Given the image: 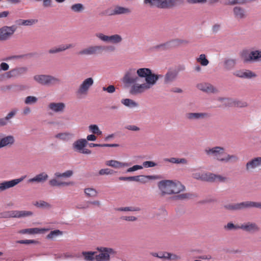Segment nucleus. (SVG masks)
Returning <instances> with one entry per match:
<instances>
[{
  "mask_svg": "<svg viewBox=\"0 0 261 261\" xmlns=\"http://www.w3.org/2000/svg\"><path fill=\"white\" fill-rule=\"evenodd\" d=\"M136 73L139 77H145L146 82L131 86L129 93L134 95L142 94L151 88L159 78V75L152 73L151 70L147 68H139L136 70Z\"/></svg>",
  "mask_w": 261,
  "mask_h": 261,
  "instance_id": "f257e3e1",
  "label": "nucleus"
},
{
  "mask_svg": "<svg viewBox=\"0 0 261 261\" xmlns=\"http://www.w3.org/2000/svg\"><path fill=\"white\" fill-rule=\"evenodd\" d=\"M204 152L209 156H213L218 161L222 162H236L238 157L235 154H229L225 152V149L220 146L212 148L207 147L204 149Z\"/></svg>",
  "mask_w": 261,
  "mask_h": 261,
  "instance_id": "f03ea898",
  "label": "nucleus"
},
{
  "mask_svg": "<svg viewBox=\"0 0 261 261\" xmlns=\"http://www.w3.org/2000/svg\"><path fill=\"white\" fill-rule=\"evenodd\" d=\"M158 186L163 195L177 194L185 190V187L180 182L170 180L160 181Z\"/></svg>",
  "mask_w": 261,
  "mask_h": 261,
  "instance_id": "7ed1b4c3",
  "label": "nucleus"
},
{
  "mask_svg": "<svg viewBox=\"0 0 261 261\" xmlns=\"http://www.w3.org/2000/svg\"><path fill=\"white\" fill-rule=\"evenodd\" d=\"M241 57L247 63L261 61V50L249 51L248 50H244L241 53Z\"/></svg>",
  "mask_w": 261,
  "mask_h": 261,
  "instance_id": "20e7f679",
  "label": "nucleus"
},
{
  "mask_svg": "<svg viewBox=\"0 0 261 261\" xmlns=\"http://www.w3.org/2000/svg\"><path fill=\"white\" fill-rule=\"evenodd\" d=\"M97 250L99 253L95 256L96 261H110V255L114 254L115 251L111 248L107 247H97Z\"/></svg>",
  "mask_w": 261,
  "mask_h": 261,
  "instance_id": "39448f33",
  "label": "nucleus"
},
{
  "mask_svg": "<svg viewBox=\"0 0 261 261\" xmlns=\"http://www.w3.org/2000/svg\"><path fill=\"white\" fill-rule=\"evenodd\" d=\"M140 82V78L138 76L136 73V69L130 68L128 69L125 73L123 78V82L127 85L139 84L138 82Z\"/></svg>",
  "mask_w": 261,
  "mask_h": 261,
  "instance_id": "423d86ee",
  "label": "nucleus"
},
{
  "mask_svg": "<svg viewBox=\"0 0 261 261\" xmlns=\"http://www.w3.org/2000/svg\"><path fill=\"white\" fill-rule=\"evenodd\" d=\"M34 79L43 85H50L60 82L58 79L48 75H36L34 76Z\"/></svg>",
  "mask_w": 261,
  "mask_h": 261,
  "instance_id": "0eeeda50",
  "label": "nucleus"
},
{
  "mask_svg": "<svg viewBox=\"0 0 261 261\" xmlns=\"http://www.w3.org/2000/svg\"><path fill=\"white\" fill-rule=\"evenodd\" d=\"M16 25L10 27L4 26L0 28V41H4L10 39L16 30Z\"/></svg>",
  "mask_w": 261,
  "mask_h": 261,
  "instance_id": "6e6552de",
  "label": "nucleus"
},
{
  "mask_svg": "<svg viewBox=\"0 0 261 261\" xmlns=\"http://www.w3.org/2000/svg\"><path fill=\"white\" fill-rule=\"evenodd\" d=\"M93 83L94 81L92 77L85 79L79 86L76 92V95L78 96L87 95L90 88L93 85Z\"/></svg>",
  "mask_w": 261,
  "mask_h": 261,
  "instance_id": "1a4fd4ad",
  "label": "nucleus"
},
{
  "mask_svg": "<svg viewBox=\"0 0 261 261\" xmlns=\"http://www.w3.org/2000/svg\"><path fill=\"white\" fill-rule=\"evenodd\" d=\"M31 211H11L4 212L1 214L3 218H21L32 215Z\"/></svg>",
  "mask_w": 261,
  "mask_h": 261,
  "instance_id": "9d476101",
  "label": "nucleus"
},
{
  "mask_svg": "<svg viewBox=\"0 0 261 261\" xmlns=\"http://www.w3.org/2000/svg\"><path fill=\"white\" fill-rule=\"evenodd\" d=\"M95 36L102 41L115 44L120 43L122 40L121 36L118 34L107 36L101 33H97L95 34Z\"/></svg>",
  "mask_w": 261,
  "mask_h": 261,
  "instance_id": "9b49d317",
  "label": "nucleus"
},
{
  "mask_svg": "<svg viewBox=\"0 0 261 261\" xmlns=\"http://www.w3.org/2000/svg\"><path fill=\"white\" fill-rule=\"evenodd\" d=\"M218 100L220 101H225V106L235 107L238 108H245L248 106V103L244 100H234L230 98L219 97Z\"/></svg>",
  "mask_w": 261,
  "mask_h": 261,
  "instance_id": "f8f14e48",
  "label": "nucleus"
},
{
  "mask_svg": "<svg viewBox=\"0 0 261 261\" xmlns=\"http://www.w3.org/2000/svg\"><path fill=\"white\" fill-rule=\"evenodd\" d=\"M25 176L19 178L14 179L11 180L4 181L0 183V192L5 191L9 188L15 187L21 182L25 178Z\"/></svg>",
  "mask_w": 261,
  "mask_h": 261,
  "instance_id": "ddd939ff",
  "label": "nucleus"
},
{
  "mask_svg": "<svg viewBox=\"0 0 261 261\" xmlns=\"http://www.w3.org/2000/svg\"><path fill=\"white\" fill-rule=\"evenodd\" d=\"M105 49L104 46L101 45L90 46L80 51V55H91L99 53Z\"/></svg>",
  "mask_w": 261,
  "mask_h": 261,
  "instance_id": "4468645a",
  "label": "nucleus"
},
{
  "mask_svg": "<svg viewBox=\"0 0 261 261\" xmlns=\"http://www.w3.org/2000/svg\"><path fill=\"white\" fill-rule=\"evenodd\" d=\"M183 3L182 0H161L159 8L171 9Z\"/></svg>",
  "mask_w": 261,
  "mask_h": 261,
  "instance_id": "2eb2a0df",
  "label": "nucleus"
},
{
  "mask_svg": "<svg viewBox=\"0 0 261 261\" xmlns=\"http://www.w3.org/2000/svg\"><path fill=\"white\" fill-rule=\"evenodd\" d=\"M256 168H261V157L255 158L246 164V169L248 171H252Z\"/></svg>",
  "mask_w": 261,
  "mask_h": 261,
  "instance_id": "dca6fc26",
  "label": "nucleus"
},
{
  "mask_svg": "<svg viewBox=\"0 0 261 261\" xmlns=\"http://www.w3.org/2000/svg\"><path fill=\"white\" fill-rule=\"evenodd\" d=\"M197 88L207 93H214L218 92L217 89L212 84L208 83H201L197 85Z\"/></svg>",
  "mask_w": 261,
  "mask_h": 261,
  "instance_id": "f3484780",
  "label": "nucleus"
},
{
  "mask_svg": "<svg viewBox=\"0 0 261 261\" xmlns=\"http://www.w3.org/2000/svg\"><path fill=\"white\" fill-rule=\"evenodd\" d=\"M27 70L28 68L25 67H17L7 72L6 76L8 78L18 76L25 73Z\"/></svg>",
  "mask_w": 261,
  "mask_h": 261,
  "instance_id": "a211bd4d",
  "label": "nucleus"
},
{
  "mask_svg": "<svg viewBox=\"0 0 261 261\" xmlns=\"http://www.w3.org/2000/svg\"><path fill=\"white\" fill-rule=\"evenodd\" d=\"M210 116L207 113H189L186 115V117L190 120L203 119Z\"/></svg>",
  "mask_w": 261,
  "mask_h": 261,
  "instance_id": "6ab92c4d",
  "label": "nucleus"
},
{
  "mask_svg": "<svg viewBox=\"0 0 261 261\" xmlns=\"http://www.w3.org/2000/svg\"><path fill=\"white\" fill-rule=\"evenodd\" d=\"M157 175H137L134 176V181L141 182L142 184H146L149 180L158 179Z\"/></svg>",
  "mask_w": 261,
  "mask_h": 261,
  "instance_id": "aec40b11",
  "label": "nucleus"
},
{
  "mask_svg": "<svg viewBox=\"0 0 261 261\" xmlns=\"http://www.w3.org/2000/svg\"><path fill=\"white\" fill-rule=\"evenodd\" d=\"M240 229L248 232H256L259 230V227L256 224L249 222L241 225Z\"/></svg>",
  "mask_w": 261,
  "mask_h": 261,
  "instance_id": "412c9836",
  "label": "nucleus"
},
{
  "mask_svg": "<svg viewBox=\"0 0 261 261\" xmlns=\"http://www.w3.org/2000/svg\"><path fill=\"white\" fill-rule=\"evenodd\" d=\"M236 75L239 77L244 79H251L256 76V75L255 73L249 70L238 71L236 72Z\"/></svg>",
  "mask_w": 261,
  "mask_h": 261,
  "instance_id": "4be33fe9",
  "label": "nucleus"
},
{
  "mask_svg": "<svg viewBox=\"0 0 261 261\" xmlns=\"http://www.w3.org/2000/svg\"><path fill=\"white\" fill-rule=\"evenodd\" d=\"M209 182H226L228 181V178L225 176L221 175H218L210 173L209 174Z\"/></svg>",
  "mask_w": 261,
  "mask_h": 261,
  "instance_id": "5701e85b",
  "label": "nucleus"
},
{
  "mask_svg": "<svg viewBox=\"0 0 261 261\" xmlns=\"http://www.w3.org/2000/svg\"><path fill=\"white\" fill-rule=\"evenodd\" d=\"M48 177V176L46 173L42 172L37 175L34 177L29 179L28 182H43L47 179Z\"/></svg>",
  "mask_w": 261,
  "mask_h": 261,
  "instance_id": "b1692460",
  "label": "nucleus"
},
{
  "mask_svg": "<svg viewBox=\"0 0 261 261\" xmlns=\"http://www.w3.org/2000/svg\"><path fill=\"white\" fill-rule=\"evenodd\" d=\"M106 165L115 168H121L129 166L127 163H122L113 160L106 161Z\"/></svg>",
  "mask_w": 261,
  "mask_h": 261,
  "instance_id": "393cba45",
  "label": "nucleus"
},
{
  "mask_svg": "<svg viewBox=\"0 0 261 261\" xmlns=\"http://www.w3.org/2000/svg\"><path fill=\"white\" fill-rule=\"evenodd\" d=\"M14 142V137L12 136H8L2 138L0 135V148L4 147L11 145Z\"/></svg>",
  "mask_w": 261,
  "mask_h": 261,
  "instance_id": "a878e982",
  "label": "nucleus"
},
{
  "mask_svg": "<svg viewBox=\"0 0 261 261\" xmlns=\"http://www.w3.org/2000/svg\"><path fill=\"white\" fill-rule=\"evenodd\" d=\"M87 141L85 139H81L75 141L73 144L74 149L78 152H80L87 145Z\"/></svg>",
  "mask_w": 261,
  "mask_h": 261,
  "instance_id": "bb28decb",
  "label": "nucleus"
},
{
  "mask_svg": "<svg viewBox=\"0 0 261 261\" xmlns=\"http://www.w3.org/2000/svg\"><path fill=\"white\" fill-rule=\"evenodd\" d=\"M49 108L55 112L63 111L65 108V105L63 102H51L48 105Z\"/></svg>",
  "mask_w": 261,
  "mask_h": 261,
  "instance_id": "cd10ccee",
  "label": "nucleus"
},
{
  "mask_svg": "<svg viewBox=\"0 0 261 261\" xmlns=\"http://www.w3.org/2000/svg\"><path fill=\"white\" fill-rule=\"evenodd\" d=\"M234 17L238 19H243L246 17L245 10L240 7H235L233 10Z\"/></svg>",
  "mask_w": 261,
  "mask_h": 261,
  "instance_id": "c85d7f7f",
  "label": "nucleus"
},
{
  "mask_svg": "<svg viewBox=\"0 0 261 261\" xmlns=\"http://www.w3.org/2000/svg\"><path fill=\"white\" fill-rule=\"evenodd\" d=\"M48 230V229L39 228H32L22 229L20 231L21 233H29V234H36L43 233L45 231Z\"/></svg>",
  "mask_w": 261,
  "mask_h": 261,
  "instance_id": "c756f323",
  "label": "nucleus"
},
{
  "mask_svg": "<svg viewBox=\"0 0 261 261\" xmlns=\"http://www.w3.org/2000/svg\"><path fill=\"white\" fill-rule=\"evenodd\" d=\"M121 103L129 108H137L139 106L138 102L129 98H124L121 100Z\"/></svg>",
  "mask_w": 261,
  "mask_h": 261,
  "instance_id": "7c9ffc66",
  "label": "nucleus"
},
{
  "mask_svg": "<svg viewBox=\"0 0 261 261\" xmlns=\"http://www.w3.org/2000/svg\"><path fill=\"white\" fill-rule=\"evenodd\" d=\"M131 12V10L127 8L120 6H116L113 10V14L118 15L122 14H128Z\"/></svg>",
  "mask_w": 261,
  "mask_h": 261,
  "instance_id": "2f4dec72",
  "label": "nucleus"
},
{
  "mask_svg": "<svg viewBox=\"0 0 261 261\" xmlns=\"http://www.w3.org/2000/svg\"><path fill=\"white\" fill-rule=\"evenodd\" d=\"M51 186H72L74 185L73 181L69 182H60L56 179H52L49 181Z\"/></svg>",
  "mask_w": 261,
  "mask_h": 261,
  "instance_id": "473e14b6",
  "label": "nucleus"
},
{
  "mask_svg": "<svg viewBox=\"0 0 261 261\" xmlns=\"http://www.w3.org/2000/svg\"><path fill=\"white\" fill-rule=\"evenodd\" d=\"M210 173H195L193 174V177L197 179L208 181Z\"/></svg>",
  "mask_w": 261,
  "mask_h": 261,
  "instance_id": "72a5a7b5",
  "label": "nucleus"
},
{
  "mask_svg": "<svg viewBox=\"0 0 261 261\" xmlns=\"http://www.w3.org/2000/svg\"><path fill=\"white\" fill-rule=\"evenodd\" d=\"M236 64V60L233 59H226L224 62V68L226 70H230L233 68Z\"/></svg>",
  "mask_w": 261,
  "mask_h": 261,
  "instance_id": "f704fd0d",
  "label": "nucleus"
},
{
  "mask_svg": "<svg viewBox=\"0 0 261 261\" xmlns=\"http://www.w3.org/2000/svg\"><path fill=\"white\" fill-rule=\"evenodd\" d=\"M96 252L83 251L82 255L86 261H93L95 259Z\"/></svg>",
  "mask_w": 261,
  "mask_h": 261,
  "instance_id": "c9c22d12",
  "label": "nucleus"
},
{
  "mask_svg": "<svg viewBox=\"0 0 261 261\" xmlns=\"http://www.w3.org/2000/svg\"><path fill=\"white\" fill-rule=\"evenodd\" d=\"M63 234V232L60 230L56 229L51 231L46 236V238L50 240L55 239L59 236Z\"/></svg>",
  "mask_w": 261,
  "mask_h": 261,
  "instance_id": "e433bc0d",
  "label": "nucleus"
},
{
  "mask_svg": "<svg viewBox=\"0 0 261 261\" xmlns=\"http://www.w3.org/2000/svg\"><path fill=\"white\" fill-rule=\"evenodd\" d=\"M177 73L175 71H169L165 75V82L169 83L173 81L176 77Z\"/></svg>",
  "mask_w": 261,
  "mask_h": 261,
  "instance_id": "4c0bfd02",
  "label": "nucleus"
},
{
  "mask_svg": "<svg viewBox=\"0 0 261 261\" xmlns=\"http://www.w3.org/2000/svg\"><path fill=\"white\" fill-rule=\"evenodd\" d=\"M255 202L254 201H245L239 203L240 210L255 207Z\"/></svg>",
  "mask_w": 261,
  "mask_h": 261,
  "instance_id": "58836bf2",
  "label": "nucleus"
},
{
  "mask_svg": "<svg viewBox=\"0 0 261 261\" xmlns=\"http://www.w3.org/2000/svg\"><path fill=\"white\" fill-rule=\"evenodd\" d=\"M37 19H31L28 20L20 19L19 20V24L23 25H32L37 22Z\"/></svg>",
  "mask_w": 261,
  "mask_h": 261,
  "instance_id": "ea45409f",
  "label": "nucleus"
},
{
  "mask_svg": "<svg viewBox=\"0 0 261 261\" xmlns=\"http://www.w3.org/2000/svg\"><path fill=\"white\" fill-rule=\"evenodd\" d=\"M85 193L88 197H94L97 195L96 190L93 188H86L85 189Z\"/></svg>",
  "mask_w": 261,
  "mask_h": 261,
  "instance_id": "a19ab883",
  "label": "nucleus"
},
{
  "mask_svg": "<svg viewBox=\"0 0 261 261\" xmlns=\"http://www.w3.org/2000/svg\"><path fill=\"white\" fill-rule=\"evenodd\" d=\"M89 130L93 134L97 135H101L102 134L101 131L99 130V127L96 124H92L89 126Z\"/></svg>",
  "mask_w": 261,
  "mask_h": 261,
  "instance_id": "79ce46f5",
  "label": "nucleus"
},
{
  "mask_svg": "<svg viewBox=\"0 0 261 261\" xmlns=\"http://www.w3.org/2000/svg\"><path fill=\"white\" fill-rule=\"evenodd\" d=\"M73 175V171L72 170H67L66 172L61 173L59 172H56L55 175L56 177H69Z\"/></svg>",
  "mask_w": 261,
  "mask_h": 261,
  "instance_id": "37998d69",
  "label": "nucleus"
},
{
  "mask_svg": "<svg viewBox=\"0 0 261 261\" xmlns=\"http://www.w3.org/2000/svg\"><path fill=\"white\" fill-rule=\"evenodd\" d=\"M197 61L202 66H206L209 63L208 60L206 58L204 54L200 55L199 57L197 59Z\"/></svg>",
  "mask_w": 261,
  "mask_h": 261,
  "instance_id": "c03bdc74",
  "label": "nucleus"
},
{
  "mask_svg": "<svg viewBox=\"0 0 261 261\" xmlns=\"http://www.w3.org/2000/svg\"><path fill=\"white\" fill-rule=\"evenodd\" d=\"M152 255L155 257H157L160 258H165L166 257H170V253L166 252H161L159 253H152Z\"/></svg>",
  "mask_w": 261,
  "mask_h": 261,
  "instance_id": "a18cd8bd",
  "label": "nucleus"
},
{
  "mask_svg": "<svg viewBox=\"0 0 261 261\" xmlns=\"http://www.w3.org/2000/svg\"><path fill=\"white\" fill-rule=\"evenodd\" d=\"M118 211H130V212H135V211H139L140 208L138 207H134V206H127L124 207H119L116 209Z\"/></svg>",
  "mask_w": 261,
  "mask_h": 261,
  "instance_id": "49530a36",
  "label": "nucleus"
},
{
  "mask_svg": "<svg viewBox=\"0 0 261 261\" xmlns=\"http://www.w3.org/2000/svg\"><path fill=\"white\" fill-rule=\"evenodd\" d=\"M161 0H144V3L145 4H148L152 7H156L159 8V6Z\"/></svg>",
  "mask_w": 261,
  "mask_h": 261,
  "instance_id": "de8ad7c7",
  "label": "nucleus"
},
{
  "mask_svg": "<svg viewBox=\"0 0 261 261\" xmlns=\"http://www.w3.org/2000/svg\"><path fill=\"white\" fill-rule=\"evenodd\" d=\"M186 42V41H185L184 40H175L174 41H171V42H167L165 44H161V45H160L159 47H162L164 48H168L171 43H175L177 44H181V43H185Z\"/></svg>",
  "mask_w": 261,
  "mask_h": 261,
  "instance_id": "09e8293b",
  "label": "nucleus"
},
{
  "mask_svg": "<svg viewBox=\"0 0 261 261\" xmlns=\"http://www.w3.org/2000/svg\"><path fill=\"white\" fill-rule=\"evenodd\" d=\"M70 134L67 133H59L55 135V138L66 141L69 139Z\"/></svg>",
  "mask_w": 261,
  "mask_h": 261,
  "instance_id": "8fccbe9b",
  "label": "nucleus"
},
{
  "mask_svg": "<svg viewBox=\"0 0 261 261\" xmlns=\"http://www.w3.org/2000/svg\"><path fill=\"white\" fill-rule=\"evenodd\" d=\"M71 8L73 11L75 12H81L84 10L83 5L81 4H76L73 5Z\"/></svg>",
  "mask_w": 261,
  "mask_h": 261,
  "instance_id": "3c124183",
  "label": "nucleus"
},
{
  "mask_svg": "<svg viewBox=\"0 0 261 261\" xmlns=\"http://www.w3.org/2000/svg\"><path fill=\"white\" fill-rule=\"evenodd\" d=\"M239 203L228 204L224 205L225 208L228 210H239Z\"/></svg>",
  "mask_w": 261,
  "mask_h": 261,
  "instance_id": "603ef678",
  "label": "nucleus"
},
{
  "mask_svg": "<svg viewBox=\"0 0 261 261\" xmlns=\"http://www.w3.org/2000/svg\"><path fill=\"white\" fill-rule=\"evenodd\" d=\"M37 98L36 97L33 96H29L25 98L24 102L25 104L28 105L35 103L37 102Z\"/></svg>",
  "mask_w": 261,
  "mask_h": 261,
  "instance_id": "864d4df0",
  "label": "nucleus"
},
{
  "mask_svg": "<svg viewBox=\"0 0 261 261\" xmlns=\"http://www.w3.org/2000/svg\"><path fill=\"white\" fill-rule=\"evenodd\" d=\"M34 205L38 207H49L50 204L44 201H36L34 203Z\"/></svg>",
  "mask_w": 261,
  "mask_h": 261,
  "instance_id": "5fc2aeb1",
  "label": "nucleus"
},
{
  "mask_svg": "<svg viewBox=\"0 0 261 261\" xmlns=\"http://www.w3.org/2000/svg\"><path fill=\"white\" fill-rule=\"evenodd\" d=\"M191 196V194L190 193H182L176 196L175 197V199L178 200H184L190 198Z\"/></svg>",
  "mask_w": 261,
  "mask_h": 261,
  "instance_id": "6e6d98bb",
  "label": "nucleus"
},
{
  "mask_svg": "<svg viewBox=\"0 0 261 261\" xmlns=\"http://www.w3.org/2000/svg\"><path fill=\"white\" fill-rule=\"evenodd\" d=\"M114 172L113 170L109 168H106L100 170L99 171V174L100 175H109L113 174Z\"/></svg>",
  "mask_w": 261,
  "mask_h": 261,
  "instance_id": "4d7b16f0",
  "label": "nucleus"
},
{
  "mask_svg": "<svg viewBox=\"0 0 261 261\" xmlns=\"http://www.w3.org/2000/svg\"><path fill=\"white\" fill-rule=\"evenodd\" d=\"M74 46V45L72 44H62L58 47V48L59 49V52H61L69 48H72Z\"/></svg>",
  "mask_w": 261,
  "mask_h": 261,
  "instance_id": "13d9d810",
  "label": "nucleus"
},
{
  "mask_svg": "<svg viewBox=\"0 0 261 261\" xmlns=\"http://www.w3.org/2000/svg\"><path fill=\"white\" fill-rule=\"evenodd\" d=\"M156 165L157 164L153 161H145L143 163V168L153 167Z\"/></svg>",
  "mask_w": 261,
  "mask_h": 261,
  "instance_id": "bf43d9fd",
  "label": "nucleus"
},
{
  "mask_svg": "<svg viewBox=\"0 0 261 261\" xmlns=\"http://www.w3.org/2000/svg\"><path fill=\"white\" fill-rule=\"evenodd\" d=\"M115 87L113 85H110L108 87H103L102 88V90L104 91H107L109 93H113L115 91Z\"/></svg>",
  "mask_w": 261,
  "mask_h": 261,
  "instance_id": "052dcab7",
  "label": "nucleus"
},
{
  "mask_svg": "<svg viewBox=\"0 0 261 261\" xmlns=\"http://www.w3.org/2000/svg\"><path fill=\"white\" fill-rule=\"evenodd\" d=\"M76 208L78 209H86L89 208V203L87 201H85L83 203L79 204L76 205Z\"/></svg>",
  "mask_w": 261,
  "mask_h": 261,
  "instance_id": "680f3d73",
  "label": "nucleus"
},
{
  "mask_svg": "<svg viewBox=\"0 0 261 261\" xmlns=\"http://www.w3.org/2000/svg\"><path fill=\"white\" fill-rule=\"evenodd\" d=\"M143 169V166L141 165H134L132 167L129 168L127 170V172H133L138 170L142 169Z\"/></svg>",
  "mask_w": 261,
  "mask_h": 261,
  "instance_id": "e2e57ef3",
  "label": "nucleus"
},
{
  "mask_svg": "<svg viewBox=\"0 0 261 261\" xmlns=\"http://www.w3.org/2000/svg\"><path fill=\"white\" fill-rule=\"evenodd\" d=\"M122 220H124L127 221H135L137 220V218L135 216H122L121 217Z\"/></svg>",
  "mask_w": 261,
  "mask_h": 261,
  "instance_id": "0e129e2a",
  "label": "nucleus"
},
{
  "mask_svg": "<svg viewBox=\"0 0 261 261\" xmlns=\"http://www.w3.org/2000/svg\"><path fill=\"white\" fill-rule=\"evenodd\" d=\"M37 2L42 1L44 7L48 8L51 6V0H35Z\"/></svg>",
  "mask_w": 261,
  "mask_h": 261,
  "instance_id": "69168bd1",
  "label": "nucleus"
},
{
  "mask_svg": "<svg viewBox=\"0 0 261 261\" xmlns=\"http://www.w3.org/2000/svg\"><path fill=\"white\" fill-rule=\"evenodd\" d=\"M225 228H226L228 229H240V226L234 225L232 223H227V225L225 226Z\"/></svg>",
  "mask_w": 261,
  "mask_h": 261,
  "instance_id": "338daca9",
  "label": "nucleus"
},
{
  "mask_svg": "<svg viewBox=\"0 0 261 261\" xmlns=\"http://www.w3.org/2000/svg\"><path fill=\"white\" fill-rule=\"evenodd\" d=\"M245 2V0H228L227 3L229 5H235L237 4H243Z\"/></svg>",
  "mask_w": 261,
  "mask_h": 261,
  "instance_id": "774afa93",
  "label": "nucleus"
}]
</instances>
